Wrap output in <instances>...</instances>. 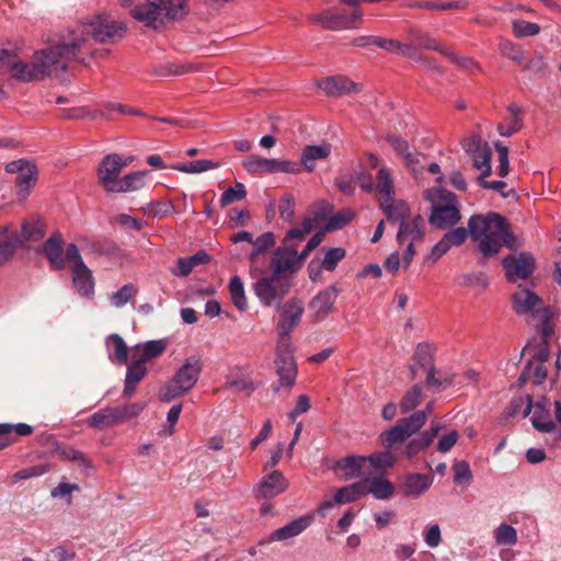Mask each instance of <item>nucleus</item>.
Masks as SVG:
<instances>
[{
  "label": "nucleus",
  "mask_w": 561,
  "mask_h": 561,
  "mask_svg": "<svg viewBox=\"0 0 561 561\" xmlns=\"http://www.w3.org/2000/svg\"><path fill=\"white\" fill-rule=\"evenodd\" d=\"M89 38L90 32L84 27L69 30L55 45L35 51L31 62L18 59L8 50H0V69L25 82L57 77L66 71L70 62H85L83 51Z\"/></svg>",
  "instance_id": "obj_1"
},
{
  "label": "nucleus",
  "mask_w": 561,
  "mask_h": 561,
  "mask_svg": "<svg viewBox=\"0 0 561 561\" xmlns=\"http://www.w3.org/2000/svg\"><path fill=\"white\" fill-rule=\"evenodd\" d=\"M276 159L250 156L243 161V167L251 173H275Z\"/></svg>",
  "instance_id": "obj_41"
},
{
  "label": "nucleus",
  "mask_w": 561,
  "mask_h": 561,
  "mask_svg": "<svg viewBox=\"0 0 561 561\" xmlns=\"http://www.w3.org/2000/svg\"><path fill=\"white\" fill-rule=\"evenodd\" d=\"M366 462L365 456H347L337 462V467L344 472L346 479H352L363 474Z\"/></svg>",
  "instance_id": "obj_39"
},
{
  "label": "nucleus",
  "mask_w": 561,
  "mask_h": 561,
  "mask_svg": "<svg viewBox=\"0 0 561 561\" xmlns=\"http://www.w3.org/2000/svg\"><path fill=\"white\" fill-rule=\"evenodd\" d=\"M365 495L373 494L377 500H388L393 495L394 485L382 477L363 480Z\"/></svg>",
  "instance_id": "obj_29"
},
{
  "label": "nucleus",
  "mask_w": 561,
  "mask_h": 561,
  "mask_svg": "<svg viewBox=\"0 0 561 561\" xmlns=\"http://www.w3.org/2000/svg\"><path fill=\"white\" fill-rule=\"evenodd\" d=\"M533 426L540 433H552L556 431V423L552 421L549 410V400L542 398L533 403L531 417Z\"/></svg>",
  "instance_id": "obj_21"
},
{
  "label": "nucleus",
  "mask_w": 561,
  "mask_h": 561,
  "mask_svg": "<svg viewBox=\"0 0 561 561\" xmlns=\"http://www.w3.org/2000/svg\"><path fill=\"white\" fill-rule=\"evenodd\" d=\"M230 296L233 305L241 311L247 310L248 301L244 293V287L239 276H233L229 283Z\"/></svg>",
  "instance_id": "obj_47"
},
{
  "label": "nucleus",
  "mask_w": 561,
  "mask_h": 561,
  "mask_svg": "<svg viewBox=\"0 0 561 561\" xmlns=\"http://www.w3.org/2000/svg\"><path fill=\"white\" fill-rule=\"evenodd\" d=\"M421 398L422 387L420 385H414L410 390L405 392L400 401L399 408L401 413L407 414L414 410L420 404Z\"/></svg>",
  "instance_id": "obj_50"
},
{
  "label": "nucleus",
  "mask_w": 561,
  "mask_h": 561,
  "mask_svg": "<svg viewBox=\"0 0 561 561\" xmlns=\"http://www.w3.org/2000/svg\"><path fill=\"white\" fill-rule=\"evenodd\" d=\"M72 283L81 296L91 297L94 294L92 272L85 264L72 266Z\"/></svg>",
  "instance_id": "obj_27"
},
{
  "label": "nucleus",
  "mask_w": 561,
  "mask_h": 561,
  "mask_svg": "<svg viewBox=\"0 0 561 561\" xmlns=\"http://www.w3.org/2000/svg\"><path fill=\"white\" fill-rule=\"evenodd\" d=\"M188 13L187 0H147L134 7L131 16L151 28H159L168 20H181Z\"/></svg>",
  "instance_id": "obj_4"
},
{
  "label": "nucleus",
  "mask_w": 561,
  "mask_h": 561,
  "mask_svg": "<svg viewBox=\"0 0 561 561\" xmlns=\"http://www.w3.org/2000/svg\"><path fill=\"white\" fill-rule=\"evenodd\" d=\"M345 257L343 248H331L324 255L321 266L327 271H334L337 263Z\"/></svg>",
  "instance_id": "obj_63"
},
{
  "label": "nucleus",
  "mask_w": 561,
  "mask_h": 561,
  "mask_svg": "<svg viewBox=\"0 0 561 561\" xmlns=\"http://www.w3.org/2000/svg\"><path fill=\"white\" fill-rule=\"evenodd\" d=\"M434 353H435V347L428 343H420L416 346V350H415V353L413 356L414 363L410 366L411 379L416 378L419 368L425 369L427 373L431 367H434V365H433Z\"/></svg>",
  "instance_id": "obj_25"
},
{
  "label": "nucleus",
  "mask_w": 561,
  "mask_h": 561,
  "mask_svg": "<svg viewBox=\"0 0 561 561\" xmlns=\"http://www.w3.org/2000/svg\"><path fill=\"white\" fill-rule=\"evenodd\" d=\"M302 260L295 244H283L272 257V274L276 277H288L287 274H293L301 266Z\"/></svg>",
  "instance_id": "obj_13"
},
{
  "label": "nucleus",
  "mask_w": 561,
  "mask_h": 561,
  "mask_svg": "<svg viewBox=\"0 0 561 561\" xmlns=\"http://www.w3.org/2000/svg\"><path fill=\"white\" fill-rule=\"evenodd\" d=\"M133 160V157H123L118 153H108L104 156L96 170L99 184L107 193H112L121 180V172L124 168L128 167Z\"/></svg>",
  "instance_id": "obj_9"
},
{
  "label": "nucleus",
  "mask_w": 561,
  "mask_h": 561,
  "mask_svg": "<svg viewBox=\"0 0 561 561\" xmlns=\"http://www.w3.org/2000/svg\"><path fill=\"white\" fill-rule=\"evenodd\" d=\"M454 375L446 371H438L435 367H431L426 373V386L437 390L446 389L453 383Z\"/></svg>",
  "instance_id": "obj_46"
},
{
  "label": "nucleus",
  "mask_w": 561,
  "mask_h": 561,
  "mask_svg": "<svg viewBox=\"0 0 561 561\" xmlns=\"http://www.w3.org/2000/svg\"><path fill=\"white\" fill-rule=\"evenodd\" d=\"M423 198L431 204L428 221L432 226L446 229L460 220L459 202L453 192L434 186L423 192Z\"/></svg>",
  "instance_id": "obj_5"
},
{
  "label": "nucleus",
  "mask_w": 561,
  "mask_h": 561,
  "mask_svg": "<svg viewBox=\"0 0 561 561\" xmlns=\"http://www.w3.org/2000/svg\"><path fill=\"white\" fill-rule=\"evenodd\" d=\"M145 402H136L122 407H114L113 410L117 424L137 417L145 410Z\"/></svg>",
  "instance_id": "obj_48"
},
{
  "label": "nucleus",
  "mask_w": 561,
  "mask_h": 561,
  "mask_svg": "<svg viewBox=\"0 0 561 561\" xmlns=\"http://www.w3.org/2000/svg\"><path fill=\"white\" fill-rule=\"evenodd\" d=\"M137 294V288L133 284L122 286L117 291L113 293L110 300L116 308L124 307Z\"/></svg>",
  "instance_id": "obj_53"
},
{
  "label": "nucleus",
  "mask_w": 561,
  "mask_h": 561,
  "mask_svg": "<svg viewBox=\"0 0 561 561\" xmlns=\"http://www.w3.org/2000/svg\"><path fill=\"white\" fill-rule=\"evenodd\" d=\"M201 366L196 358L186 359L185 364L176 371L173 379L163 388L160 400L171 402L175 398L188 391L197 381Z\"/></svg>",
  "instance_id": "obj_6"
},
{
  "label": "nucleus",
  "mask_w": 561,
  "mask_h": 561,
  "mask_svg": "<svg viewBox=\"0 0 561 561\" xmlns=\"http://www.w3.org/2000/svg\"><path fill=\"white\" fill-rule=\"evenodd\" d=\"M311 518L310 517H300L298 519L291 520L285 526L275 529L271 536V541H283L290 538H294L301 534L309 525Z\"/></svg>",
  "instance_id": "obj_32"
},
{
  "label": "nucleus",
  "mask_w": 561,
  "mask_h": 561,
  "mask_svg": "<svg viewBox=\"0 0 561 561\" xmlns=\"http://www.w3.org/2000/svg\"><path fill=\"white\" fill-rule=\"evenodd\" d=\"M376 469H386L393 466L396 459L390 451H379L366 457Z\"/></svg>",
  "instance_id": "obj_62"
},
{
  "label": "nucleus",
  "mask_w": 561,
  "mask_h": 561,
  "mask_svg": "<svg viewBox=\"0 0 561 561\" xmlns=\"http://www.w3.org/2000/svg\"><path fill=\"white\" fill-rule=\"evenodd\" d=\"M288 485L284 474L278 470H274L262 478L254 489V494L257 499H272L285 492Z\"/></svg>",
  "instance_id": "obj_15"
},
{
  "label": "nucleus",
  "mask_w": 561,
  "mask_h": 561,
  "mask_svg": "<svg viewBox=\"0 0 561 561\" xmlns=\"http://www.w3.org/2000/svg\"><path fill=\"white\" fill-rule=\"evenodd\" d=\"M339 293L335 285H330L312 298L309 308L318 321L325 319L332 312Z\"/></svg>",
  "instance_id": "obj_18"
},
{
  "label": "nucleus",
  "mask_w": 561,
  "mask_h": 561,
  "mask_svg": "<svg viewBox=\"0 0 561 561\" xmlns=\"http://www.w3.org/2000/svg\"><path fill=\"white\" fill-rule=\"evenodd\" d=\"M173 169L184 173H202L210 169V160L201 159L195 161L182 162L174 165Z\"/></svg>",
  "instance_id": "obj_60"
},
{
  "label": "nucleus",
  "mask_w": 561,
  "mask_h": 561,
  "mask_svg": "<svg viewBox=\"0 0 561 561\" xmlns=\"http://www.w3.org/2000/svg\"><path fill=\"white\" fill-rule=\"evenodd\" d=\"M147 171H136L122 176L112 193H129L141 190L146 185Z\"/></svg>",
  "instance_id": "obj_35"
},
{
  "label": "nucleus",
  "mask_w": 561,
  "mask_h": 561,
  "mask_svg": "<svg viewBox=\"0 0 561 561\" xmlns=\"http://www.w3.org/2000/svg\"><path fill=\"white\" fill-rule=\"evenodd\" d=\"M328 96H341L359 91L358 84L344 76H332L318 83Z\"/></svg>",
  "instance_id": "obj_19"
},
{
  "label": "nucleus",
  "mask_w": 561,
  "mask_h": 561,
  "mask_svg": "<svg viewBox=\"0 0 561 561\" xmlns=\"http://www.w3.org/2000/svg\"><path fill=\"white\" fill-rule=\"evenodd\" d=\"M290 286L291 283L288 277H276L274 274H271L257 279L253 289L264 306L279 308Z\"/></svg>",
  "instance_id": "obj_7"
},
{
  "label": "nucleus",
  "mask_w": 561,
  "mask_h": 561,
  "mask_svg": "<svg viewBox=\"0 0 561 561\" xmlns=\"http://www.w3.org/2000/svg\"><path fill=\"white\" fill-rule=\"evenodd\" d=\"M407 438L409 437L399 422L397 425L382 432L380 435V440L386 448H391L396 444L403 443Z\"/></svg>",
  "instance_id": "obj_51"
},
{
  "label": "nucleus",
  "mask_w": 561,
  "mask_h": 561,
  "mask_svg": "<svg viewBox=\"0 0 561 561\" xmlns=\"http://www.w3.org/2000/svg\"><path fill=\"white\" fill-rule=\"evenodd\" d=\"M377 47L387 51H394L398 55L408 58H414L416 56V47L413 44H403L392 38H385L378 36Z\"/></svg>",
  "instance_id": "obj_37"
},
{
  "label": "nucleus",
  "mask_w": 561,
  "mask_h": 561,
  "mask_svg": "<svg viewBox=\"0 0 561 561\" xmlns=\"http://www.w3.org/2000/svg\"><path fill=\"white\" fill-rule=\"evenodd\" d=\"M142 213L151 217H162L169 215L173 210L171 202H151L141 208Z\"/></svg>",
  "instance_id": "obj_59"
},
{
  "label": "nucleus",
  "mask_w": 561,
  "mask_h": 561,
  "mask_svg": "<svg viewBox=\"0 0 561 561\" xmlns=\"http://www.w3.org/2000/svg\"><path fill=\"white\" fill-rule=\"evenodd\" d=\"M304 310L302 302L298 300H289L283 306L277 324L279 337L276 346L275 368L278 383L272 386L274 393H277L282 387L290 389L296 381L297 364L293 354L290 332L300 322Z\"/></svg>",
  "instance_id": "obj_3"
},
{
  "label": "nucleus",
  "mask_w": 561,
  "mask_h": 561,
  "mask_svg": "<svg viewBox=\"0 0 561 561\" xmlns=\"http://www.w3.org/2000/svg\"><path fill=\"white\" fill-rule=\"evenodd\" d=\"M364 495V483L363 481H358L339 489L334 495V502L336 504H346L357 501Z\"/></svg>",
  "instance_id": "obj_42"
},
{
  "label": "nucleus",
  "mask_w": 561,
  "mask_h": 561,
  "mask_svg": "<svg viewBox=\"0 0 561 561\" xmlns=\"http://www.w3.org/2000/svg\"><path fill=\"white\" fill-rule=\"evenodd\" d=\"M247 196L245 186L242 183H236L234 186H230L221 194L220 206L227 207L228 205L242 201Z\"/></svg>",
  "instance_id": "obj_52"
},
{
  "label": "nucleus",
  "mask_w": 561,
  "mask_h": 561,
  "mask_svg": "<svg viewBox=\"0 0 561 561\" xmlns=\"http://www.w3.org/2000/svg\"><path fill=\"white\" fill-rule=\"evenodd\" d=\"M533 410V398L529 394L526 396H518L514 397L507 409H506V416L513 417L517 415L518 413L523 412V416L526 417L531 413Z\"/></svg>",
  "instance_id": "obj_45"
},
{
  "label": "nucleus",
  "mask_w": 561,
  "mask_h": 561,
  "mask_svg": "<svg viewBox=\"0 0 561 561\" xmlns=\"http://www.w3.org/2000/svg\"><path fill=\"white\" fill-rule=\"evenodd\" d=\"M468 234L479 243V250L484 256L496 254L502 247L514 248L515 238L510 231L506 219L496 214L473 215L468 221V230L460 227L444 234L450 247L461 245Z\"/></svg>",
  "instance_id": "obj_2"
},
{
  "label": "nucleus",
  "mask_w": 561,
  "mask_h": 561,
  "mask_svg": "<svg viewBox=\"0 0 561 561\" xmlns=\"http://www.w3.org/2000/svg\"><path fill=\"white\" fill-rule=\"evenodd\" d=\"M168 347V339L151 340L134 346V357L147 363L159 357Z\"/></svg>",
  "instance_id": "obj_24"
},
{
  "label": "nucleus",
  "mask_w": 561,
  "mask_h": 561,
  "mask_svg": "<svg viewBox=\"0 0 561 561\" xmlns=\"http://www.w3.org/2000/svg\"><path fill=\"white\" fill-rule=\"evenodd\" d=\"M425 234V221L421 215L413 218H409L407 221L399 226L397 233V241L399 244H412L415 245L422 242Z\"/></svg>",
  "instance_id": "obj_16"
},
{
  "label": "nucleus",
  "mask_w": 561,
  "mask_h": 561,
  "mask_svg": "<svg viewBox=\"0 0 561 561\" xmlns=\"http://www.w3.org/2000/svg\"><path fill=\"white\" fill-rule=\"evenodd\" d=\"M331 145L328 142L306 146L300 159L305 170L312 172L316 168L314 161L327 159L331 154Z\"/></svg>",
  "instance_id": "obj_26"
},
{
  "label": "nucleus",
  "mask_w": 561,
  "mask_h": 561,
  "mask_svg": "<svg viewBox=\"0 0 561 561\" xmlns=\"http://www.w3.org/2000/svg\"><path fill=\"white\" fill-rule=\"evenodd\" d=\"M386 140L390 144L397 156L402 159L404 167L411 173L413 179L417 183H421L425 172L426 156L412 150L409 142L400 136L388 135Z\"/></svg>",
  "instance_id": "obj_8"
},
{
  "label": "nucleus",
  "mask_w": 561,
  "mask_h": 561,
  "mask_svg": "<svg viewBox=\"0 0 561 561\" xmlns=\"http://www.w3.org/2000/svg\"><path fill=\"white\" fill-rule=\"evenodd\" d=\"M501 54L516 64H522L525 56L522 47L511 41H502L499 44Z\"/></svg>",
  "instance_id": "obj_56"
},
{
  "label": "nucleus",
  "mask_w": 561,
  "mask_h": 561,
  "mask_svg": "<svg viewBox=\"0 0 561 561\" xmlns=\"http://www.w3.org/2000/svg\"><path fill=\"white\" fill-rule=\"evenodd\" d=\"M323 217L324 215L322 217L317 215L313 218H306L300 227H295L287 232L284 244H293V241H301L306 234L310 233L317 227L318 221Z\"/></svg>",
  "instance_id": "obj_43"
},
{
  "label": "nucleus",
  "mask_w": 561,
  "mask_h": 561,
  "mask_svg": "<svg viewBox=\"0 0 561 561\" xmlns=\"http://www.w3.org/2000/svg\"><path fill=\"white\" fill-rule=\"evenodd\" d=\"M398 422L402 425L407 436L410 437L425 424L426 420L423 412H415L408 417L400 419Z\"/></svg>",
  "instance_id": "obj_55"
},
{
  "label": "nucleus",
  "mask_w": 561,
  "mask_h": 561,
  "mask_svg": "<svg viewBox=\"0 0 561 561\" xmlns=\"http://www.w3.org/2000/svg\"><path fill=\"white\" fill-rule=\"evenodd\" d=\"M502 264L506 279L516 283L519 279H527L534 273L536 260L531 253L520 252L505 256Z\"/></svg>",
  "instance_id": "obj_12"
},
{
  "label": "nucleus",
  "mask_w": 561,
  "mask_h": 561,
  "mask_svg": "<svg viewBox=\"0 0 561 561\" xmlns=\"http://www.w3.org/2000/svg\"><path fill=\"white\" fill-rule=\"evenodd\" d=\"M5 171L16 174L15 185L18 195L21 199H25L37 182L38 171L36 165L30 161L20 159L8 163Z\"/></svg>",
  "instance_id": "obj_11"
},
{
  "label": "nucleus",
  "mask_w": 561,
  "mask_h": 561,
  "mask_svg": "<svg viewBox=\"0 0 561 561\" xmlns=\"http://www.w3.org/2000/svg\"><path fill=\"white\" fill-rule=\"evenodd\" d=\"M512 300L513 309L518 314H530L540 322L550 321L552 317V312L543 306L541 298L528 288L518 287L513 294Z\"/></svg>",
  "instance_id": "obj_10"
},
{
  "label": "nucleus",
  "mask_w": 561,
  "mask_h": 561,
  "mask_svg": "<svg viewBox=\"0 0 561 561\" xmlns=\"http://www.w3.org/2000/svg\"><path fill=\"white\" fill-rule=\"evenodd\" d=\"M331 15L333 19V25H336L333 27V31L350 30L352 27H355L356 24L360 23L363 19V13L359 9H355L350 14L345 13L344 11H331Z\"/></svg>",
  "instance_id": "obj_40"
},
{
  "label": "nucleus",
  "mask_w": 561,
  "mask_h": 561,
  "mask_svg": "<svg viewBox=\"0 0 561 561\" xmlns=\"http://www.w3.org/2000/svg\"><path fill=\"white\" fill-rule=\"evenodd\" d=\"M507 112L510 114V119L507 124L500 123L497 125V131L503 137H511L515 133L519 131L524 127V110L516 105V104H510L507 106Z\"/></svg>",
  "instance_id": "obj_30"
},
{
  "label": "nucleus",
  "mask_w": 561,
  "mask_h": 561,
  "mask_svg": "<svg viewBox=\"0 0 561 561\" xmlns=\"http://www.w3.org/2000/svg\"><path fill=\"white\" fill-rule=\"evenodd\" d=\"M354 214L351 209H342L329 218L325 231H334L343 228L352 221Z\"/></svg>",
  "instance_id": "obj_57"
},
{
  "label": "nucleus",
  "mask_w": 561,
  "mask_h": 561,
  "mask_svg": "<svg viewBox=\"0 0 561 561\" xmlns=\"http://www.w3.org/2000/svg\"><path fill=\"white\" fill-rule=\"evenodd\" d=\"M439 432V426L432 424L431 428L423 432L420 436L411 439L405 447L408 458H413L425 450L434 440Z\"/></svg>",
  "instance_id": "obj_33"
},
{
  "label": "nucleus",
  "mask_w": 561,
  "mask_h": 561,
  "mask_svg": "<svg viewBox=\"0 0 561 561\" xmlns=\"http://www.w3.org/2000/svg\"><path fill=\"white\" fill-rule=\"evenodd\" d=\"M433 477L425 473H408L400 479L399 491L409 497H420L432 485Z\"/></svg>",
  "instance_id": "obj_17"
},
{
  "label": "nucleus",
  "mask_w": 561,
  "mask_h": 561,
  "mask_svg": "<svg viewBox=\"0 0 561 561\" xmlns=\"http://www.w3.org/2000/svg\"><path fill=\"white\" fill-rule=\"evenodd\" d=\"M46 232V224L41 220L24 222L22 226V237L24 241H39Z\"/></svg>",
  "instance_id": "obj_49"
},
{
  "label": "nucleus",
  "mask_w": 561,
  "mask_h": 561,
  "mask_svg": "<svg viewBox=\"0 0 561 561\" xmlns=\"http://www.w3.org/2000/svg\"><path fill=\"white\" fill-rule=\"evenodd\" d=\"M379 207L386 215L390 224L399 226L410 218L411 210L409 204L403 199L379 198Z\"/></svg>",
  "instance_id": "obj_20"
},
{
  "label": "nucleus",
  "mask_w": 561,
  "mask_h": 561,
  "mask_svg": "<svg viewBox=\"0 0 561 561\" xmlns=\"http://www.w3.org/2000/svg\"><path fill=\"white\" fill-rule=\"evenodd\" d=\"M494 538L499 545L513 546L517 542V533L513 526L501 524L494 531Z\"/></svg>",
  "instance_id": "obj_54"
},
{
  "label": "nucleus",
  "mask_w": 561,
  "mask_h": 561,
  "mask_svg": "<svg viewBox=\"0 0 561 561\" xmlns=\"http://www.w3.org/2000/svg\"><path fill=\"white\" fill-rule=\"evenodd\" d=\"M407 8H414V9H424V10H458V9H465L467 8L468 3L463 0H457V1H448V2H442V1H416V2H407L402 4Z\"/></svg>",
  "instance_id": "obj_38"
},
{
  "label": "nucleus",
  "mask_w": 561,
  "mask_h": 561,
  "mask_svg": "<svg viewBox=\"0 0 561 561\" xmlns=\"http://www.w3.org/2000/svg\"><path fill=\"white\" fill-rule=\"evenodd\" d=\"M375 190L379 194V198H390L394 197V180L392 175V170L382 164L376 173L375 176Z\"/></svg>",
  "instance_id": "obj_31"
},
{
  "label": "nucleus",
  "mask_w": 561,
  "mask_h": 561,
  "mask_svg": "<svg viewBox=\"0 0 561 561\" xmlns=\"http://www.w3.org/2000/svg\"><path fill=\"white\" fill-rule=\"evenodd\" d=\"M512 25L513 33L516 37L534 36L540 32V26L537 23L533 22L515 20L513 21Z\"/></svg>",
  "instance_id": "obj_61"
},
{
  "label": "nucleus",
  "mask_w": 561,
  "mask_h": 561,
  "mask_svg": "<svg viewBox=\"0 0 561 561\" xmlns=\"http://www.w3.org/2000/svg\"><path fill=\"white\" fill-rule=\"evenodd\" d=\"M410 36L414 41V46H420L425 49L435 50L446 58H454L455 51L451 48L444 47L435 37L430 33L421 32L417 30H410Z\"/></svg>",
  "instance_id": "obj_28"
},
{
  "label": "nucleus",
  "mask_w": 561,
  "mask_h": 561,
  "mask_svg": "<svg viewBox=\"0 0 561 561\" xmlns=\"http://www.w3.org/2000/svg\"><path fill=\"white\" fill-rule=\"evenodd\" d=\"M87 423L93 428H106L117 424L113 408H104L93 413Z\"/></svg>",
  "instance_id": "obj_44"
},
{
  "label": "nucleus",
  "mask_w": 561,
  "mask_h": 561,
  "mask_svg": "<svg viewBox=\"0 0 561 561\" xmlns=\"http://www.w3.org/2000/svg\"><path fill=\"white\" fill-rule=\"evenodd\" d=\"M56 453L64 460L76 461L89 466L88 458L78 449H75L72 447L57 446Z\"/></svg>",
  "instance_id": "obj_64"
},
{
  "label": "nucleus",
  "mask_w": 561,
  "mask_h": 561,
  "mask_svg": "<svg viewBox=\"0 0 561 561\" xmlns=\"http://www.w3.org/2000/svg\"><path fill=\"white\" fill-rule=\"evenodd\" d=\"M43 252L54 268L57 271L65 268L62 239L59 233H54L45 241Z\"/></svg>",
  "instance_id": "obj_23"
},
{
  "label": "nucleus",
  "mask_w": 561,
  "mask_h": 561,
  "mask_svg": "<svg viewBox=\"0 0 561 561\" xmlns=\"http://www.w3.org/2000/svg\"><path fill=\"white\" fill-rule=\"evenodd\" d=\"M147 375L146 364L135 357L126 370L125 380L138 385Z\"/></svg>",
  "instance_id": "obj_58"
},
{
  "label": "nucleus",
  "mask_w": 561,
  "mask_h": 561,
  "mask_svg": "<svg viewBox=\"0 0 561 561\" xmlns=\"http://www.w3.org/2000/svg\"><path fill=\"white\" fill-rule=\"evenodd\" d=\"M252 243L253 250L250 253L249 260L254 266L260 263L261 256L275 245V236L273 232H265L253 240Z\"/></svg>",
  "instance_id": "obj_36"
},
{
  "label": "nucleus",
  "mask_w": 561,
  "mask_h": 561,
  "mask_svg": "<svg viewBox=\"0 0 561 561\" xmlns=\"http://www.w3.org/2000/svg\"><path fill=\"white\" fill-rule=\"evenodd\" d=\"M106 348L108 358L112 363L118 365H126L128 360V348L123 340V337L118 334H111L106 339Z\"/></svg>",
  "instance_id": "obj_34"
},
{
  "label": "nucleus",
  "mask_w": 561,
  "mask_h": 561,
  "mask_svg": "<svg viewBox=\"0 0 561 561\" xmlns=\"http://www.w3.org/2000/svg\"><path fill=\"white\" fill-rule=\"evenodd\" d=\"M79 27H84L90 32V38L87 43L83 56H93V51L90 47L92 39L100 43H105L116 37H122L126 30L125 24L123 22L117 21H102L96 26L78 25L75 28Z\"/></svg>",
  "instance_id": "obj_14"
},
{
  "label": "nucleus",
  "mask_w": 561,
  "mask_h": 561,
  "mask_svg": "<svg viewBox=\"0 0 561 561\" xmlns=\"http://www.w3.org/2000/svg\"><path fill=\"white\" fill-rule=\"evenodd\" d=\"M210 261V255L205 251L201 250L197 253L186 256L179 257L176 265L171 267V273L178 277L188 276L196 267L205 265Z\"/></svg>",
  "instance_id": "obj_22"
}]
</instances>
